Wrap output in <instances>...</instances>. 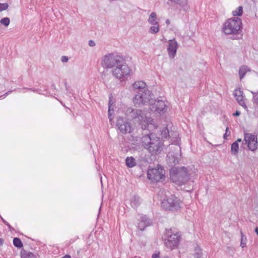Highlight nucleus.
<instances>
[{
	"mask_svg": "<svg viewBox=\"0 0 258 258\" xmlns=\"http://www.w3.org/2000/svg\"><path fill=\"white\" fill-rule=\"evenodd\" d=\"M101 64L104 68L112 69V75L118 79H124L130 75L131 70L125 59L121 55L108 53L103 57Z\"/></svg>",
	"mask_w": 258,
	"mask_h": 258,
	"instance_id": "nucleus-1",
	"label": "nucleus"
},
{
	"mask_svg": "<svg viewBox=\"0 0 258 258\" xmlns=\"http://www.w3.org/2000/svg\"><path fill=\"white\" fill-rule=\"evenodd\" d=\"M133 87L134 90L138 92L134 99V103L136 105H144L151 101L153 94L147 89V85L144 82H135Z\"/></svg>",
	"mask_w": 258,
	"mask_h": 258,
	"instance_id": "nucleus-2",
	"label": "nucleus"
},
{
	"mask_svg": "<svg viewBox=\"0 0 258 258\" xmlns=\"http://www.w3.org/2000/svg\"><path fill=\"white\" fill-rule=\"evenodd\" d=\"M188 172L187 168L184 167L173 168L170 170V180L177 184H184L189 179Z\"/></svg>",
	"mask_w": 258,
	"mask_h": 258,
	"instance_id": "nucleus-3",
	"label": "nucleus"
},
{
	"mask_svg": "<svg viewBox=\"0 0 258 258\" xmlns=\"http://www.w3.org/2000/svg\"><path fill=\"white\" fill-rule=\"evenodd\" d=\"M127 113L133 119H134L142 125V128L146 130L148 124L151 123L152 119L147 116L141 110L138 109H128Z\"/></svg>",
	"mask_w": 258,
	"mask_h": 258,
	"instance_id": "nucleus-4",
	"label": "nucleus"
},
{
	"mask_svg": "<svg viewBox=\"0 0 258 258\" xmlns=\"http://www.w3.org/2000/svg\"><path fill=\"white\" fill-rule=\"evenodd\" d=\"M241 25L240 18L229 19L224 23L223 31L226 34H236L240 30Z\"/></svg>",
	"mask_w": 258,
	"mask_h": 258,
	"instance_id": "nucleus-5",
	"label": "nucleus"
},
{
	"mask_svg": "<svg viewBox=\"0 0 258 258\" xmlns=\"http://www.w3.org/2000/svg\"><path fill=\"white\" fill-rule=\"evenodd\" d=\"M161 207L166 211H176L180 209V201L175 196H166L162 200Z\"/></svg>",
	"mask_w": 258,
	"mask_h": 258,
	"instance_id": "nucleus-6",
	"label": "nucleus"
},
{
	"mask_svg": "<svg viewBox=\"0 0 258 258\" xmlns=\"http://www.w3.org/2000/svg\"><path fill=\"white\" fill-rule=\"evenodd\" d=\"M165 236L164 243L167 248L173 249L177 247L180 241V235L177 232H174L170 229L166 230Z\"/></svg>",
	"mask_w": 258,
	"mask_h": 258,
	"instance_id": "nucleus-7",
	"label": "nucleus"
},
{
	"mask_svg": "<svg viewBox=\"0 0 258 258\" xmlns=\"http://www.w3.org/2000/svg\"><path fill=\"white\" fill-rule=\"evenodd\" d=\"M147 176L152 182L162 181L165 178V171L161 167L150 169L148 171Z\"/></svg>",
	"mask_w": 258,
	"mask_h": 258,
	"instance_id": "nucleus-8",
	"label": "nucleus"
},
{
	"mask_svg": "<svg viewBox=\"0 0 258 258\" xmlns=\"http://www.w3.org/2000/svg\"><path fill=\"white\" fill-rule=\"evenodd\" d=\"M244 144L247 145L249 150L254 151L257 148V136L250 133H245L244 136Z\"/></svg>",
	"mask_w": 258,
	"mask_h": 258,
	"instance_id": "nucleus-9",
	"label": "nucleus"
},
{
	"mask_svg": "<svg viewBox=\"0 0 258 258\" xmlns=\"http://www.w3.org/2000/svg\"><path fill=\"white\" fill-rule=\"evenodd\" d=\"M116 125L119 132L123 134L131 132V126L125 118L119 117L117 119Z\"/></svg>",
	"mask_w": 258,
	"mask_h": 258,
	"instance_id": "nucleus-10",
	"label": "nucleus"
},
{
	"mask_svg": "<svg viewBox=\"0 0 258 258\" xmlns=\"http://www.w3.org/2000/svg\"><path fill=\"white\" fill-rule=\"evenodd\" d=\"M152 136V139L150 143L149 146L147 147V150L152 154L156 153L157 152H160L162 150V143L160 142V139L157 137H154Z\"/></svg>",
	"mask_w": 258,
	"mask_h": 258,
	"instance_id": "nucleus-11",
	"label": "nucleus"
},
{
	"mask_svg": "<svg viewBox=\"0 0 258 258\" xmlns=\"http://www.w3.org/2000/svg\"><path fill=\"white\" fill-rule=\"evenodd\" d=\"M174 150L177 152L176 153L169 152L167 156V161L171 166L178 164L181 156V150L179 147H176Z\"/></svg>",
	"mask_w": 258,
	"mask_h": 258,
	"instance_id": "nucleus-12",
	"label": "nucleus"
},
{
	"mask_svg": "<svg viewBox=\"0 0 258 258\" xmlns=\"http://www.w3.org/2000/svg\"><path fill=\"white\" fill-rule=\"evenodd\" d=\"M150 103V109L153 112L163 111L166 106L165 102L162 100L153 101L151 99Z\"/></svg>",
	"mask_w": 258,
	"mask_h": 258,
	"instance_id": "nucleus-13",
	"label": "nucleus"
},
{
	"mask_svg": "<svg viewBox=\"0 0 258 258\" xmlns=\"http://www.w3.org/2000/svg\"><path fill=\"white\" fill-rule=\"evenodd\" d=\"M235 96L236 101L238 104L242 106L245 109L247 110V107L246 105L245 101L244 100V97L243 96V92L240 89H235L233 94Z\"/></svg>",
	"mask_w": 258,
	"mask_h": 258,
	"instance_id": "nucleus-14",
	"label": "nucleus"
},
{
	"mask_svg": "<svg viewBox=\"0 0 258 258\" xmlns=\"http://www.w3.org/2000/svg\"><path fill=\"white\" fill-rule=\"evenodd\" d=\"M168 47L167 48L168 54L170 57H174L176 54L178 48V44L175 39L170 40L168 42Z\"/></svg>",
	"mask_w": 258,
	"mask_h": 258,
	"instance_id": "nucleus-15",
	"label": "nucleus"
},
{
	"mask_svg": "<svg viewBox=\"0 0 258 258\" xmlns=\"http://www.w3.org/2000/svg\"><path fill=\"white\" fill-rule=\"evenodd\" d=\"M151 223V220L146 216H143L140 218L138 227L140 230L143 231L146 227L150 225Z\"/></svg>",
	"mask_w": 258,
	"mask_h": 258,
	"instance_id": "nucleus-16",
	"label": "nucleus"
},
{
	"mask_svg": "<svg viewBox=\"0 0 258 258\" xmlns=\"http://www.w3.org/2000/svg\"><path fill=\"white\" fill-rule=\"evenodd\" d=\"M152 136H154V135H146L141 138L140 144L145 148L147 149V147L149 146L150 143L151 142V140L152 139Z\"/></svg>",
	"mask_w": 258,
	"mask_h": 258,
	"instance_id": "nucleus-17",
	"label": "nucleus"
},
{
	"mask_svg": "<svg viewBox=\"0 0 258 258\" xmlns=\"http://www.w3.org/2000/svg\"><path fill=\"white\" fill-rule=\"evenodd\" d=\"M126 166L129 168H132L136 165V160L133 157H128L125 159Z\"/></svg>",
	"mask_w": 258,
	"mask_h": 258,
	"instance_id": "nucleus-18",
	"label": "nucleus"
},
{
	"mask_svg": "<svg viewBox=\"0 0 258 258\" xmlns=\"http://www.w3.org/2000/svg\"><path fill=\"white\" fill-rule=\"evenodd\" d=\"M250 71L249 69L245 66H242L239 70V75L240 79L241 80L245 75L247 72Z\"/></svg>",
	"mask_w": 258,
	"mask_h": 258,
	"instance_id": "nucleus-19",
	"label": "nucleus"
},
{
	"mask_svg": "<svg viewBox=\"0 0 258 258\" xmlns=\"http://www.w3.org/2000/svg\"><path fill=\"white\" fill-rule=\"evenodd\" d=\"M195 258H202L203 256V252L201 248L199 246L195 247V252L193 254Z\"/></svg>",
	"mask_w": 258,
	"mask_h": 258,
	"instance_id": "nucleus-20",
	"label": "nucleus"
},
{
	"mask_svg": "<svg viewBox=\"0 0 258 258\" xmlns=\"http://www.w3.org/2000/svg\"><path fill=\"white\" fill-rule=\"evenodd\" d=\"M239 151V145L237 142H234L231 145V152L232 155H237Z\"/></svg>",
	"mask_w": 258,
	"mask_h": 258,
	"instance_id": "nucleus-21",
	"label": "nucleus"
},
{
	"mask_svg": "<svg viewBox=\"0 0 258 258\" xmlns=\"http://www.w3.org/2000/svg\"><path fill=\"white\" fill-rule=\"evenodd\" d=\"M152 26H151L149 30V32L151 34H156L159 31V25L158 23H155L154 24H152Z\"/></svg>",
	"mask_w": 258,
	"mask_h": 258,
	"instance_id": "nucleus-22",
	"label": "nucleus"
},
{
	"mask_svg": "<svg viewBox=\"0 0 258 258\" xmlns=\"http://www.w3.org/2000/svg\"><path fill=\"white\" fill-rule=\"evenodd\" d=\"M157 19V15L155 12H152L148 19V22L151 25L154 24L155 23H158V22L156 21Z\"/></svg>",
	"mask_w": 258,
	"mask_h": 258,
	"instance_id": "nucleus-23",
	"label": "nucleus"
},
{
	"mask_svg": "<svg viewBox=\"0 0 258 258\" xmlns=\"http://www.w3.org/2000/svg\"><path fill=\"white\" fill-rule=\"evenodd\" d=\"M240 234H241V241H240V246L242 248H244L246 247V242H247V238L246 236L243 233L242 231L240 230Z\"/></svg>",
	"mask_w": 258,
	"mask_h": 258,
	"instance_id": "nucleus-24",
	"label": "nucleus"
},
{
	"mask_svg": "<svg viewBox=\"0 0 258 258\" xmlns=\"http://www.w3.org/2000/svg\"><path fill=\"white\" fill-rule=\"evenodd\" d=\"M131 204L134 208H136L140 204L139 197H134L131 200Z\"/></svg>",
	"mask_w": 258,
	"mask_h": 258,
	"instance_id": "nucleus-25",
	"label": "nucleus"
},
{
	"mask_svg": "<svg viewBox=\"0 0 258 258\" xmlns=\"http://www.w3.org/2000/svg\"><path fill=\"white\" fill-rule=\"evenodd\" d=\"M243 13V8L241 6H239L235 11L232 12L233 15L235 16H241Z\"/></svg>",
	"mask_w": 258,
	"mask_h": 258,
	"instance_id": "nucleus-26",
	"label": "nucleus"
},
{
	"mask_svg": "<svg viewBox=\"0 0 258 258\" xmlns=\"http://www.w3.org/2000/svg\"><path fill=\"white\" fill-rule=\"evenodd\" d=\"M13 244L14 245L18 247V248H21L23 246V243L19 238L15 237L13 239Z\"/></svg>",
	"mask_w": 258,
	"mask_h": 258,
	"instance_id": "nucleus-27",
	"label": "nucleus"
},
{
	"mask_svg": "<svg viewBox=\"0 0 258 258\" xmlns=\"http://www.w3.org/2000/svg\"><path fill=\"white\" fill-rule=\"evenodd\" d=\"M22 258H35V255L31 252L24 251L22 253Z\"/></svg>",
	"mask_w": 258,
	"mask_h": 258,
	"instance_id": "nucleus-28",
	"label": "nucleus"
},
{
	"mask_svg": "<svg viewBox=\"0 0 258 258\" xmlns=\"http://www.w3.org/2000/svg\"><path fill=\"white\" fill-rule=\"evenodd\" d=\"M113 113V109H111V105L110 104V102H109V106H108V118L109 119V121L110 122L113 120V116L112 115Z\"/></svg>",
	"mask_w": 258,
	"mask_h": 258,
	"instance_id": "nucleus-29",
	"label": "nucleus"
},
{
	"mask_svg": "<svg viewBox=\"0 0 258 258\" xmlns=\"http://www.w3.org/2000/svg\"><path fill=\"white\" fill-rule=\"evenodd\" d=\"M10 20L9 18H4L1 20L0 23L5 25V26L7 27L10 24Z\"/></svg>",
	"mask_w": 258,
	"mask_h": 258,
	"instance_id": "nucleus-30",
	"label": "nucleus"
},
{
	"mask_svg": "<svg viewBox=\"0 0 258 258\" xmlns=\"http://www.w3.org/2000/svg\"><path fill=\"white\" fill-rule=\"evenodd\" d=\"M9 5L7 3H0V11L6 10L8 9Z\"/></svg>",
	"mask_w": 258,
	"mask_h": 258,
	"instance_id": "nucleus-31",
	"label": "nucleus"
},
{
	"mask_svg": "<svg viewBox=\"0 0 258 258\" xmlns=\"http://www.w3.org/2000/svg\"><path fill=\"white\" fill-rule=\"evenodd\" d=\"M230 135V132L229 130V128L228 127H226L225 133L224 135V138L225 139H227V137Z\"/></svg>",
	"mask_w": 258,
	"mask_h": 258,
	"instance_id": "nucleus-32",
	"label": "nucleus"
},
{
	"mask_svg": "<svg viewBox=\"0 0 258 258\" xmlns=\"http://www.w3.org/2000/svg\"><path fill=\"white\" fill-rule=\"evenodd\" d=\"M163 137L167 138L169 136V131L167 128L164 130L162 133Z\"/></svg>",
	"mask_w": 258,
	"mask_h": 258,
	"instance_id": "nucleus-33",
	"label": "nucleus"
},
{
	"mask_svg": "<svg viewBox=\"0 0 258 258\" xmlns=\"http://www.w3.org/2000/svg\"><path fill=\"white\" fill-rule=\"evenodd\" d=\"M253 100L254 102L258 104V92L254 94Z\"/></svg>",
	"mask_w": 258,
	"mask_h": 258,
	"instance_id": "nucleus-34",
	"label": "nucleus"
},
{
	"mask_svg": "<svg viewBox=\"0 0 258 258\" xmlns=\"http://www.w3.org/2000/svg\"><path fill=\"white\" fill-rule=\"evenodd\" d=\"M69 60V58L66 56H62L61 58V61L62 62H67Z\"/></svg>",
	"mask_w": 258,
	"mask_h": 258,
	"instance_id": "nucleus-35",
	"label": "nucleus"
},
{
	"mask_svg": "<svg viewBox=\"0 0 258 258\" xmlns=\"http://www.w3.org/2000/svg\"><path fill=\"white\" fill-rule=\"evenodd\" d=\"M88 44H89V45L91 47H93L95 45V43L93 40H89Z\"/></svg>",
	"mask_w": 258,
	"mask_h": 258,
	"instance_id": "nucleus-36",
	"label": "nucleus"
},
{
	"mask_svg": "<svg viewBox=\"0 0 258 258\" xmlns=\"http://www.w3.org/2000/svg\"><path fill=\"white\" fill-rule=\"evenodd\" d=\"M152 258H159V253H154L152 256Z\"/></svg>",
	"mask_w": 258,
	"mask_h": 258,
	"instance_id": "nucleus-37",
	"label": "nucleus"
},
{
	"mask_svg": "<svg viewBox=\"0 0 258 258\" xmlns=\"http://www.w3.org/2000/svg\"><path fill=\"white\" fill-rule=\"evenodd\" d=\"M254 114L256 117H258V107L255 108Z\"/></svg>",
	"mask_w": 258,
	"mask_h": 258,
	"instance_id": "nucleus-38",
	"label": "nucleus"
},
{
	"mask_svg": "<svg viewBox=\"0 0 258 258\" xmlns=\"http://www.w3.org/2000/svg\"><path fill=\"white\" fill-rule=\"evenodd\" d=\"M240 111H237V110L236 111V112L234 113H233L234 116H237L240 115Z\"/></svg>",
	"mask_w": 258,
	"mask_h": 258,
	"instance_id": "nucleus-39",
	"label": "nucleus"
},
{
	"mask_svg": "<svg viewBox=\"0 0 258 258\" xmlns=\"http://www.w3.org/2000/svg\"><path fill=\"white\" fill-rule=\"evenodd\" d=\"M62 258H71L70 255L67 254L63 256Z\"/></svg>",
	"mask_w": 258,
	"mask_h": 258,
	"instance_id": "nucleus-40",
	"label": "nucleus"
},
{
	"mask_svg": "<svg viewBox=\"0 0 258 258\" xmlns=\"http://www.w3.org/2000/svg\"><path fill=\"white\" fill-rule=\"evenodd\" d=\"M4 243V239L3 238H0V245H3Z\"/></svg>",
	"mask_w": 258,
	"mask_h": 258,
	"instance_id": "nucleus-41",
	"label": "nucleus"
},
{
	"mask_svg": "<svg viewBox=\"0 0 258 258\" xmlns=\"http://www.w3.org/2000/svg\"><path fill=\"white\" fill-rule=\"evenodd\" d=\"M255 233H256V234L258 235V227H256L255 228Z\"/></svg>",
	"mask_w": 258,
	"mask_h": 258,
	"instance_id": "nucleus-42",
	"label": "nucleus"
},
{
	"mask_svg": "<svg viewBox=\"0 0 258 258\" xmlns=\"http://www.w3.org/2000/svg\"><path fill=\"white\" fill-rule=\"evenodd\" d=\"M166 24L167 25H169L170 24V20L169 19H167L166 20Z\"/></svg>",
	"mask_w": 258,
	"mask_h": 258,
	"instance_id": "nucleus-43",
	"label": "nucleus"
},
{
	"mask_svg": "<svg viewBox=\"0 0 258 258\" xmlns=\"http://www.w3.org/2000/svg\"><path fill=\"white\" fill-rule=\"evenodd\" d=\"M241 142V139H237V141H235V142H237V143L238 144V143H239V142Z\"/></svg>",
	"mask_w": 258,
	"mask_h": 258,
	"instance_id": "nucleus-44",
	"label": "nucleus"
},
{
	"mask_svg": "<svg viewBox=\"0 0 258 258\" xmlns=\"http://www.w3.org/2000/svg\"><path fill=\"white\" fill-rule=\"evenodd\" d=\"M2 220L6 225L7 224V223H8V222L6 221L3 218H2Z\"/></svg>",
	"mask_w": 258,
	"mask_h": 258,
	"instance_id": "nucleus-45",
	"label": "nucleus"
},
{
	"mask_svg": "<svg viewBox=\"0 0 258 258\" xmlns=\"http://www.w3.org/2000/svg\"><path fill=\"white\" fill-rule=\"evenodd\" d=\"M6 225L8 226V227H9L10 229L11 228V225L9 224V223H7V224H6Z\"/></svg>",
	"mask_w": 258,
	"mask_h": 258,
	"instance_id": "nucleus-46",
	"label": "nucleus"
},
{
	"mask_svg": "<svg viewBox=\"0 0 258 258\" xmlns=\"http://www.w3.org/2000/svg\"><path fill=\"white\" fill-rule=\"evenodd\" d=\"M164 190L160 189L159 191V193L163 194L164 192Z\"/></svg>",
	"mask_w": 258,
	"mask_h": 258,
	"instance_id": "nucleus-47",
	"label": "nucleus"
}]
</instances>
